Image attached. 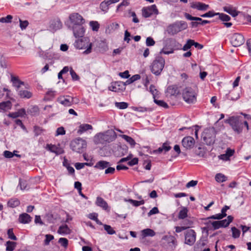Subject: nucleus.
Returning a JSON list of instances; mask_svg holds the SVG:
<instances>
[{
	"label": "nucleus",
	"instance_id": "61",
	"mask_svg": "<svg viewBox=\"0 0 251 251\" xmlns=\"http://www.w3.org/2000/svg\"><path fill=\"white\" fill-rule=\"evenodd\" d=\"M159 212V211L158 208L156 207H154L149 211L148 215L149 216H150L153 214H158Z\"/></svg>",
	"mask_w": 251,
	"mask_h": 251
},
{
	"label": "nucleus",
	"instance_id": "52",
	"mask_svg": "<svg viewBox=\"0 0 251 251\" xmlns=\"http://www.w3.org/2000/svg\"><path fill=\"white\" fill-rule=\"evenodd\" d=\"M224 215H223L221 213L217 214L212 216H211L206 218V220L208 219H217L221 220L224 218Z\"/></svg>",
	"mask_w": 251,
	"mask_h": 251
},
{
	"label": "nucleus",
	"instance_id": "12",
	"mask_svg": "<svg viewBox=\"0 0 251 251\" xmlns=\"http://www.w3.org/2000/svg\"><path fill=\"white\" fill-rule=\"evenodd\" d=\"M110 91L115 92H121L126 89L124 82L122 81H115L112 82L108 88Z\"/></svg>",
	"mask_w": 251,
	"mask_h": 251
},
{
	"label": "nucleus",
	"instance_id": "38",
	"mask_svg": "<svg viewBox=\"0 0 251 251\" xmlns=\"http://www.w3.org/2000/svg\"><path fill=\"white\" fill-rule=\"evenodd\" d=\"M188 212V210L187 208L183 207L179 212L178 218L179 219H184L187 217Z\"/></svg>",
	"mask_w": 251,
	"mask_h": 251
},
{
	"label": "nucleus",
	"instance_id": "9",
	"mask_svg": "<svg viewBox=\"0 0 251 251\" xmlns=\"http://www.w3.org/2000/svg\"><path fill=\"white\" fill-rule=\"evenodd\" d=\"M179 94V91L176 85L169 86L166 92V96L170 101H178Z\"/></svg>",
	"mask_w": 251,
	"mask_h": 251
},
{
	"label": "nucleus",
	"instance_id": "5",
	"mask_svg": "<svg viewBox=\"0 0 251 251\" xmlns=\"http://www.w3.org/2000/svg\"><path fill=\"white\" fill-rule=\"evenodd\" d=\"M70 147L74 151L78 153H82L86 148L87 143L82 138H78L71 141Z\"/></svg>",
	"mask_w": 251,
	"mask_h": 251
},
{
	"label": "nucleus",
	"instance_id": "37",
	"mask_svg": "<svg viewBox=\"0 0 251 251\" xmlns=\"http://www.w3.org/2000/svg\"><path fill=\"white\" fill-rule=\"evenodd\" d=\"M33 131L35 136H38L41 135L43 132L45 131V129L38 126H35L33 127Z\"/></svg>",
	"mask_w": 251,
	"mask_h": 251
},
{
	"label": "nucleus",
	"instance_id": "4",
	"mask_svg": "<svg viewBox=\"0 0 251 251\" xmlns=\"http://www.w3.org/2000/svg\"><path fill=\"white\" fill-rule=\"evenodd\" d=\"M188 25L186 22L183 21H177L169 25L167 27V31L168 34L173 35L186 29Z\"/></svg>",
	"mask_w": 251,
	"mask_h": 251
},
{
	"label": "nucleus",
	"instance_id": "64",
	"mask_svg": "<svg viewBox=\"0 0 251 251\" xmlns=\"http://www.w3.org/2000/svg\"><path fill=\"white\" fill-rule=\"evenodd\" d=\"M198 184V181L197 180H191L188 182L186 185L187 188H190L191 187H194Z\"/></svg>",
	"mask_w": 251,
	"mask_h": 251
},
{
	"label": "nucleus",
	"instance_id": "58",
	"mask_svg": "<svg viewBox=\"0 0 251 251\" xmlns=\"http://www.w3.org/2000/svg\"><path fill=\"white\" fill-rule=\"evenodd\" d=\"M70 72L73 80H77L79 79V77L78 75L76 74V73L72 68H71Z\"/></svg>",
	"mask_w": 251,
	"mask_h": 251
},
{
	"label": "nucleus",
	"instance_id": "25",
	"mask_svg": "<svg viewBox=\"0 0 251 251\" xmlns=\"http://www.w3.org/2000/svg\"><path fill=\"white\" fill-rule=\"evenodd\" d=\"M18 95L21 98L29 99L32 97V93L26 90H21L18 92Z\"/></svg>",
	"mask_w": 251,
	"mask_h": 251
},
{
	"label": "nucleus",
	"instance_id": "53",
	"mask_svg": "<svg viewBox=\"0 0 251 251\" xmlns=\"http://www.w3.org/2000/svg\"><path fill=\"white\" fill-rule=\"evenodd\" d=\"M19 22L20 26L22 30L25 29L29 24L27 20L22 21L20 19Z\"/></svg>",
	"mask_w": 251,
	"mask_h": 251
},
{
	"label": "nucleus",
	"instance_id": "24",
	"mask_svg": "<svg viewBox=\"0 0 251 251\" xmlns=\"http://www.w3.org/2000/svg\"><path fill=\"white\" fill-rule=\"evenodd\" d=\"M224 9L225 11L230 14L233 17H235L237 15H238V12L236 10V8L233 7L232 5H228L225 6L224 7Z\"/></svg>",
	"mask_w": 251,
	"mask_h": 251
},
{
	"label": "nucleus",
	"instance_id": "45",
	"mask_svg": "<svg viewBox=\"0 0 251 251\" xmlns=\"http://www.w3.org/2000/svg\"><path fill=\"white\" fill-rule=\"evenodd\" d=\"M115 105L116 107H117L119 109H126V108H127L128 104L127 103H126V102H117L115 103Z\"/></svg>",
	"mask_w": 251,
	"mask_h": 251
},
{
	"label": "nucleus",
	"instance_id": "50",
	"mask_svg": "<svg viewBox=\"0 0 251 251\" xmlns=\"http://www.w3.org/2000/svg\"><path fill=\"white\" fill-rule=\"evenodd\" d=\"M88 217L93 220H94L98 224H101L100 222L98 219V214L96 213H90L88 215Z\"/></svg>",
	"mask_w": 251,
	"mask_h": 251
},
{
	"label": "nucleus",
	"instance_id": "33",
	"mask_svg": "<svg viewBox=\"0 0 251 251\" xmlns=\"http://www.w3.org/2000/svg\"><path fill=\"white\" fill-rule=\"evenodd\" d=\"M74 34L75 36L77 37H83L84 30L83 28L81 27H78L76 28H74Z\"/></svg>",
	"mask_w": 251,
	"mask_h": 251
},
{
	"label": "nucleus",
	"instance_id": "31",
	"mask_svg": "<svg viewBox=\"0 0 251 251\" xmlns=\"http://www.w3.org/2000/svg\"><path fill=\"white\" fill-rule=\"evenodd\" d=\"M233 220V217L232 216H228L227 219L220 221L221 227H227L232 222Z\"/></svg>",
	"mask_w": 251,
	"mask_h": 251
},
{
	"label": "nucleus",
	"instance_id": "39",
	"mask_svg": "<svg viewBox=\"0 0 251 251\" xmlns=\"http://www.w3.org/2000/svg\"><path fill=\"white\" fill-rule=\"evenodd\" d=\"M207 226L211 224L214 229H218L221 227L220 225V221H216L214 222H211L210 221H208L205 223Z\"/></svg>",
	"mask_w": 251,
	"mask_h": 251
},
{
	"label": "nucleus",
	"instance_id": "21",
	"mask_svg": "<svg viewBox=\"0 0 251 251\" xmlns=\"http://www.w3.org/2000/svg\"><path fill=\"white\" fill-rule=\"evenodd\" d=\"M93 129V126L89 124H83L80 125L78 126V129L77 130V133L78 134H81L89 130H92Z\"/></svg>",
	"mask_w": 251,
	"mask_h": 251
},
{
	"label": "nucleus",
	"instance_id": "55",
	"mask_svg": "<svg viewBox=\"0 0 251 251\" xmlns=\"http://www.w3.org/2000/svg\"><path fill=\"white\" fill-rule=\"evenodd\" d=\"M146 43L147 46H152L155 44V41L152 38L149 37L146 39Z\"/></svg>",
	"mask_w": 251,
	"mask_h": 251
},
{
	"label": "nucleus",
	"instance_id": "14",
	"mask_svg": "<svg viewBox=\"0 0 251 251\" xmlns=\"http://www.w3.org/2000/svg\"><path fill=\"white\" fill-rule=\"evenodd\" d=\"M46 149L51 152L55 153L56 155L61 154L64 153V150L60 145H57L52 144H47Z\"/></svg>",
	"mask_w": 251,
	"mask_h": 251
},
{
	"label": "nucleus",
	"instance_id": "19",
	"mask_svg": "<svg viewBox=\"0 0 251 251\" xmlns=\"http://www.w3.org/2000/svg\"><path fill=\"white\" fill-rule=\"evenodd\" d=\"M109 131H106L105 133H100L96 136L95 138L98 139V142L100 143H103L104 141H107L109 142L110 140L109 139Z\"/></svg>",
	"mask_w": 251,
	"mask_h": 251
},
{
	"label": "nucleus",
	"instance_id": "13",
	"mask_svg": "<svg viewBox=\"0 0 251 251\" xmlns=\"http://www.w3.org/2000/svg\"><path fill=\"white\" fill-rule=\"evenodd\" d=\"M244 38L242 35L239 33H235L231 38V43L233 46L238 47L243 44Z\"/></svg>",
	"mask_w": 251,
	"mask_h": 251
},
{
	"label": "nucleus",
	"instance_id": "16",
	"mask_svg": "<svg viewBox=\"0 0 251 251\" xmlns=\"http://www.w3.org/2000/svg\"><path fill=\"white\" fill-rule=\"evenodd\" d=\"M70 20L75 25H81L84 22L82 17L77 13H74L69 16Z\"/></svg>",
	"mask_w": 251,
	"mask_h": 251
},
{
	"label": "nucleus",
	"instance_id": "17",
	"mask_svg": "<svg viewBox=\"0 0 251 251\" xmlns=\"http://www.w3.org/2000/svg\"><path fill=\"white\" fill-rule=\"evenodd\" d=\"M10 77V81L12 83L13 86L16 88L17 90H19L22 86L25 85V82L20 80L19 76L11 74Z\"/></svg>",
	"mask_w": 251,
	"mask_h": 251
},
{
	"label": "nucleus",
	"instance_id": "10",
	"mask_svg": "<svg viewBox=\"0 0 251 251\" xmlns=\"http://www.w3.org/2000/svg\"><path fill=\"white\" fill-rule=\"evenodd\" d=\"M196 233L193 229H189L185 232V243L189 245H193L196 241Z\"/></svg>",
	"mask_w": 251,
	"mask_h": 251
},
{
	"label": "nucleus",
	"instance_id": "29",
	"mask_svg": "<svg viewBox=\"0 0 251 251\" xmlns=\"http://www.w3.org/2000/svg\"><path fill=\"white\" fill-rule=\"evenodd\" d=\"M56 95V92L52 90H49L46 93L44 99L46 100H52Z\"/></svg>",
	"mask_w": 251,
	"mask_h": 251
},
{
	"label": "nucleus",
	"instance_id": "47",
	"mask_svg": "<svg viewBox=\"0 0 251 251\" xmlns=\"http://www.w3.org/2000/svg\"><path fill=\"white\" fill-rule=\"evenodd\" d=\"M154 101L156 104H157L158 105H159L161 107H164L165 108H168V105L167 104V103L166 102H165L163 100L154 99Z\"/></svg>",
	"mask_w": 251,
	"mask_h": 251
},
{
	"label": "nucleus",
	"instance_id": "11",
	"mask_svg": "<svg viewBox=\"0 0 251 251\" xmlns=\"http://www.w3.org/2000/svg\"><path fill=\"white\" fill-rule=\"evenodd\" d=\"M158 11L155 4L151 6L145 7L142 9V15L145 18L151 17L152 14H158Z\"/></svg>",
	"mask_w": 251,
	"mask_h": 251
},
{
	"label": "nucleus",
	"instance_id": "49",
	"mask_svg": "<svg viewBox=\"0 0 251 251\" xmlns=\"http://www.w3.org/2000/svg\"><path fill=\"white\" fill-rule=\"evenodd\" d=\"M232 232V237L234 238H238L240 235V231L236 228L235 227H232L231 228Z\"/></svg>",
	"mask_w": 251,
	"mask_h": 251
},
{
	"label": "nucleus",
	"instance_id": "46",
	"mask_svg": "<svg viewBox=\"0 0 251 251\" xmlns=\"http://www.w3.org/2000/svg\"><path fill=\"white\" fill-rule=\"evenodd\" d=\"M103 226L104 230L107 232L108 234L112 235L116 233L115 231L110 226L104 225Z\"/></svg>",
	"mask_w": 251,
	"mask_h": 251
},
{
	"label": "nucleus",
	"instance_id": "23",
	"mask_svg": "<svg viewBox=\"0 0 251 251\" xmlns=\"http://www.w3.org/2000/svg\"><path fill=\"white\" fill-rule=\"evenodd\" d=\"M32 218L27 213H24L19 216V221L22 224H27L31 221Z\"/></svg>",
	"mask_w": 251,
	"mask_h": 251
},
{
	"label": "nucleus",
	"instance_id": "36",
	"mask_svg": "<svg viewBox=\"0 0 251 251\" xmlns=\"http://www.w3.org/2000/svg\"><path fill=\"white\" fill-rule=\"evenodd\" d=\"M16 243L10 241H8L6 243V251H13L16 246Z\"/></svg>",
	"mask_w": 251,
	"mask_h": 251
},
{
	"label": "nucleus",
	"instance_id": "22",
	"mask_svg": "<svg viewBox=\"0 0 251 251\" xmlns=\"http://www.w3.org/2000/svg\"><path fill=\"white\" fill-rule=\"evenodd\" d=\"M57 233L62 235L69 234L71 233V229L66 224H63L59 227Z\"/></svg>",
	"mask_w": 251,
	"mask_h": 251
},
{
	"label": "nucleus",
	"instance_id": "48",
	"mask_svg": "<svg viewBox=\"0 0 251 251\" xmlns=\"http://www.w3.org/2000/svg\"><path fill=\"white\" fill-rule=\"evenodd\" d=\"M58 243L63 247L66 248L68 246V240L65 238H60L58 240Z\"/></svg>",
	"mask_w": 251,
	"mask_h": 251
},
{
	"label": "nucleus",
	"instance_id": "51",
	"mask_svg": "<svg viewBox=\"0 0 251 251\" xmlns=\"http://www.w3.org/2000/svg\"><path fill=\"white\" fill-rule=\"evenodd\" d=\"M7 235L9 239L13 240H17V238L14 234L13 228L8 229L7 230Z\"/></svg>",
	"mask_w": 251,
	"mask_h": 251
},
{
	"label": "nucleus",
	"instance_id": "2",
	"mask_svg": "<svg viewBox=\"0 0 251 251\" xmlns=\"http://www.w3.org/2000/svg\"><path fill=\"white\" fill-rule=\"evenodd\" d=\"M198 91L195 86L186 87L182 91L183 100L188 103H194L197 101Z\"/></svg>",
	"mask_w": 251,
	"mask_h": 251
},
{
	"label": "nucleus",
	"instance_id": "30",
	"mask_svg": "<svg viewBox=\"0 0 251 251\" xmlns=\"http://www.w3.org/2000/svg\"><path fill=\"white\" fill-rule=\"evenodd\" d=\"M20 204V201L17 198H12L10 199L7 202V205L8 207L11 208H15L18 206Z\"/></svg>",
	"mask_w": 251,
	"mask_h": 251
},
{
	"label": "nucleus",
	"instance_id": "57",
	"mask_svg": "<svg viewBox=\"0 0 251 251\" xmlns=\"http://www.w3.org/2000/svg\"><path fill=\"white\" fill-rule=\"evenodd\" d=\"M54 23L55 25H56V26H53V28L55 30H56L57 29H59L62 26V23L61 21L59 20H57L56 21H54L52 22V23L51 24V25H53V23Z\"/></svg>",
	"mask_w": 251,
	"mask_h": 251
},
{
	"label": "nucleus",
	"instance_id": "28",
	"mask_svg": "<svg viewBox=\"0 0 251 251\" xmlns=\"http://www.w3.org/2000/svg\"><path fill=\"white\" fill-rule=\"evenodd\" d=\"M12 103L9 100L0 103V110L2 111H6L10 109Z\"/></svg>",
	"mask_w": 251,
	"mask_h": 251
},
{
	"label": "nucleus",
	"instance_id": "63",
	"mask_svg": "<svg viewBox=\"0 0 251 251\" xmlns=\"http://www.w3.org/2000/svg\"><path fill=\"white\" fill-rule=\"evenodd\" d=\"M66 131L63 127H60L57 129L56 135H64L65 134Z\"/></svg>",
	"mask_w": 251,
	"mask_h": 251
},
{
	"label": "nucleus",
	"instance_id": "62",
	"mask_svg": "<svg viewBox=\"0 0 251 251\" xmlns=\"http://www.w3.org/2000/svg\"><path fill=\"white\" fill-rule=\"evenodd\" d=\"M119 75L122 78H128L129 77L130 75H129L128 71L126 70L123 73H120Z\"/></svg>",
	"mask_w": 251,
	"mask_h": 251
},
{
	"label": "nucleus",
	"instance_id": "44",
	"mask_svg": "<svg viewBox=\"0 0 251 251\" xmlns=\"http://www.w3.org/2000/svg\"><path fill=\"white\" fill-rule=\"evenodd\" d=\"M128 202H129L131 204H132L133 205L135 206H139L140 205H143L145 203V201L144 200H141L140 201L133 200L132 199H129L128 201Z\"/></svg>",
	"mask_w": 251,
	"mask_h": 251
},
{
	"label": "nucleus",
	"instance_id": "60",
	"mask_svg": "<svg viewBox=\"0 0 251 251\" xmlns=\"http://www.w3.org/2000/svg\"><path fill=\"white\" fill-rule=\"evenodd\" d=\"M144 168L147 170H150L151 168V161L150 160H145L144 164Z\"/></svg>",
	"mask_w": 251,
	"mask_h": 251
},
{
	"label": "nucleus",
	"instance_id": "8",
	"mask_svg": "<svg viewBox=\"0 0 251 251\" xmlns=\"http://www.w3.org/2000/svg\"><path fill=\"white\" fill-rule=\"evenodd\" d=\"M78 100L70 96H60L57 99V101L64 106L69 107L74 104L78 103Z\"/></svg>",
	"mask_w": 251,
	"mask_h": 251
},
{
	"label": "nucleus",
	"instance_id": "6",
	"mask_svg": "<svg viewBox=\"0 0 251 251\" xmlns=\"http://www.w3.org/2000/svg\"><path fill=\"white\" fill-rule=\"evenodd\" d=\"M75 46L77 49H84L87 48L83 53L88 54L91 52L92 44L89 43V40L87 37H81V38L77 40L75 43Z\"/></svg>",
	"mask_w": 251,
	"mask_h": 251
},
{
	"label": "nucleus",
	"instance_id": "42",
	"mask_svg": "<svg viewBox=\"0 0 251 251\" xmlns=\"http://www.w3.org/2000/svg\"><path fill=\"white\" fill-rule=\"evenodd\" d=\"M109 4L107 3L106 1L105 0L104 1L101 2L100 4V8L104 13H106L109 9Z\"/></svg>",
	"mask_w": 251,
	"mask_h": 251
},
{
	"label": "nucleus",
	"instance_id": "40",
	"mask_svg": "<svg viewBox=\"0 0 251 251\" xmlns=\"http://www.w3.org/2000/svg\"><path fill=\"white\" fill-rule=\"evenodd\" d=\"M171 149V146L169 145V143L168 142L164 143L161 147H160L158 149V151L159 152H162L163 151H164L165 152L169 151Z\"/></svg>",
	"mask_w": 251,
	"mask_h": 251
},
{
	"label": "nucleus",
	"instance_id": "18",
	"mask_svg": "<svg viewBox=\"0 0 251 251\" xmlns=\"http://www.w3.org/2000/svg\"><path fill=\"white\" fill-rule=\"evenodd\" d=\"M191 7L200 11H206L209 8V6L201 2L196 1L191 3Z\"/></svg>",
	"mask_w": 251,
	"mask_h": 251
},
{
	"label": "nucleus",
	"instance_id": "3",
	"mask_svg": "<svg viewBox=\"0 0 251 251\" xmlns=\"http://www.w3.org/2000/svg\"><path fill=\"white\" fill-rule=\"evenodd\" d=\"M165 63V59L163 57L156 56L151 65V72L155 75H160L164 67Z\"/></svg>",
	"mask_w": 251,
	"mask_h": 251
},
{
	"label": "nucleus",
	"instance_id": "34",
	"mask_svg": "<svg viewBox=\"0 0 251 251\" xmlns=\"http://www.w3.org/2000/svg\"><path fill=\"white\" fill-rule=\"evenodd\" d=\"M121 136L125 139L127 142H128L131 147H134L136 144V142L130 136L126 135H122Z\"/></svg>",
	"mask_w": 251,
	"mask_h": 251
},
{
	"label": "nucleus",
	"instance_id": "27",
	"mask_svg": "<svg viewBox=\"0 0 251 251\" xmlns=\"http://www.w3.org/2000/svg\"><path fill=\"white\" fill-rule=\"evenodd\" d=\"M141 236L143 238H145L147 237H153L155 235V232L150 228H146L141 231Z\"/></svg>",
	"mask_w": 251,
	"mask_h": 251
},
{
	"label": "nucleus",
	"instance_id": "7",
	"mask_svg": "<svg viewBox=\"0 0 251 251\" xmlns=\"http://www.w3.org/2000/svg\"><path fill=\"white\" fill-rule=\"evenodd\" d=\"M216 133L215 129L213 127L204 129L202 137L207 145H210L214 143Z\"/></svg>",
	"mask_w": 251,
	"mask_h": 251
},
{
	"label": "nucleus",
	"instance_id": "32",
	"mask_svg": "<svg viewBox=\"0 0 251 251\" xmlns=\"http://www.w3.org/2000/svg\"><path fill=\"white\" fill-rule=\"evenodd\" d=\"M109 166V163L106 161H100L95 165V167L99 169H104Z\"/></svg>",
	"mask_w": 251,
	"mask_h": 251
},
{
	"label": "nucleus",
	"instance_id": "59",
	"mask_svg": "<svg viewBox=\"0 0 251 251\" xmlns=\"http://www.w3.org/2000/svg\"><path fill=\"white\" fill-rule=\"evenodd\" d=\"M12 19V16L11 15H7L6 17L2 18L0 19V22L2 23H9Z\"/></svg>",
	"mask_w": 251,
	"mask_h": 251
},
{
	"label": "nucleus",
	"instance_id": "1",
	"mask_svg": "<svg viewBox=\"0 0 251 251\" xmlns=\"http://www.w3.org/2000/svg\"><path fill=\"white\" fill-rule=\"evenodd\" d=\"M225 122L228 124L234 131L237 134H240L242 132L244 126L246 127L247 130L249 129L248 122L244 121L241 116L230 117L226 120Z\"/></svg>",
	"mask_w": 251,
	"mask_h": 251
},
{
	"label": "nucleus",
	"instance_id": "43",
	"mask_svg": "<svg viewBox=\"0 0 251 251\" xmlns=\"http://www.w3.org/2000/svg\"><path fill=\"white\" fill-rule=\"evenodd\" d=\"M90 26L93 31H97L100 28V24L97 21H91L90 22Z\"/></svg>",
	"mask_w": 251,
	"mask_h": 251
},
{
	"label": "nucleus",
	"instance_id": "41",
	"mask_svg": "<svg viewBox=\"0 0 251 251\" xmlns=\"http://www.w3.org/2000/svg\"><path fill=\"white\" fill-rule=\"evenodd\" d=\"M194 43V40L192 39L188 40L186 43L183 46L182 50L185 51L188 50L193 46Z\"/></svg>",
	"mask_w": 251,
	"mask_h": 251
},
{
	"label": "nucleus",
	"instance_id": "56",
	"mask_svg": "<svg viewBox=\"0 0 251 251\" xmlns=\"http://www.w3.org/2000/svg\"><path fill=\"white\" fill-rule=\"evenodd\" d=\"M218 14L219 15L220 19L223 21L227 22L230 19V17L226 14L223 13Z\"/></svg>",
	"mask_w": 251,
	"mask_h": 251
},
{
	"label": "nucleus",
	"instance_id": "20",
	"mask_svg": "<svg viewBox=\"0 0 251 251\" xmlns=\"http://www.w3.org/2000/svg\"><path fill=\"white\" fill-rule=\"evenodd\" d=\"M235 153V151L234 150H232L230 148L227 149L226 153L221 154L219 156V158L220 159L225 161H227L229 160V158L233 155Z\"/></svg>",
	"mask_w": 251,
	"mask_h": 251
},
{
	"label": "nucleus",
	"instance_id": "26",
	"mask_svg": "<svg viewBox=\"0 0 251 251\" xmlns=\"http://www.w3.org/2000/svg\"><path fill=\"white\" fill-rule=\"evenodd\" d=\"M96 203L98 206L102 208L104 210H107L108 208L107 203L103 198L101 197H97Z\"/></svg>",
	"mask_w": 251,
	"mask_h": 251
},
{
	"label": "nucleus",
	"instance_id": "54",
	"mask_svg": "<svg viewBox=\"0 0 251 251\" xmlns=\"http://www.w3.org/2000/svg\"><path fill=\"white\" fill-rule=\"evenodd\" d=\"M54 239V237L53 235L51 234H47L46 235V239L44 241V244L46 245H48L50 244V241Z\"/></svg>",
	"mask_w": 251,
	"mask_h": 251
},
{
	"label": "nucleus",
	"instance_id": "15",
	"mask_svg": "<svg viewBox=\"0 0 251 251\" xmlns=\"http://www.w3.org/2000/svg\"><path fill=\"white\" fill-rule=\"evenodd\" d=\"M195 143L194 139L191 136H186L182 140V145L186 149H191L193 148Z\"/></svg>",
	"mask_w": 251,
	"mask_h": 251
},
{
	"label": "nucleus",
	"instance_id": "35",
	"mask_svg": "<svg viewBox=\"0 0 251 251\" xmlns=\"http://www.w3.org/2000/svg\"><path fill=\"white\" fill-rule=\"evenodd\" d=\"M215 180L218 182H223L227 179V176L221 173L217 174L215 177Z\"/></svg>",
	"mask_w": 251,
	"mask_h": 251
}]
</instances>
